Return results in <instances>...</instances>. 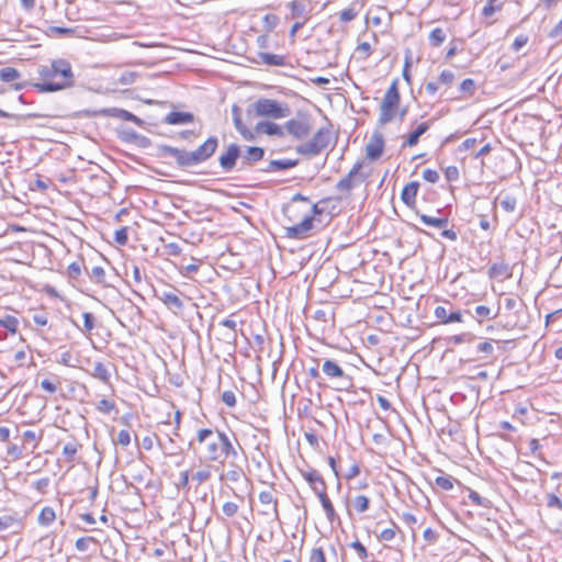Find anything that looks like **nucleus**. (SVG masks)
Returning a JSON list of instances; mask_svg holds the SVG:
<instances>
[{"label":"nucleus","instance_id":"f257e3e1","mask_svg":"<svg viewBox=\"0 0 562 562\" xmlns=\"http://www.w3.org/2000/svg\"><path fill=\"white\" fill-rule=\"evenodd\" d=\"M42 82L32 86L42 93L57 92L71 88L75 83V75L71 65L64 58L55 59L49 65L38 68Z\"/></svg>","mask_w":562,"mask_h":562},{"label":"nucleus","instance_id":"f03ea898","mask_svg":"<svg viewBox=\"0 0 562 562\" xmlns=\"http://www.w3.org/2000/svg\"><path fill=\"white\" fill-rule=\"evenodd\" d=\"M218 146V139L216 136H210L202 145L195 150H184L169 145L158 146V156L166 157L172 156L177 165L181 168H189L198 166L209 158H211Z\"/></svg>","mask_w":562,"mask_h":562},{"label":"nucleus","instance_id":"7ed1b4c3","mask_svg":"<svg viewBox=\"0 0 562 562\" xmlns=\"http://www.w3.org/2000/svg\"><path fill=\"white\" fill-rule=\"evenodd\" d=\"M196 438L200 443H205V458L209 461H217L222 456L237 458L235 447L223 431L214 434L212 429L203 428L198 431Z\"/></svg>","mask_w":562,"mask_h":562},{"label":"nucleus","instance_id":"20e7f679","mask_svg":"<svg viewBox=\"0 0 562 562\" xmlns=\"http://www.w3.org/2000/svg\"><path fill=\"white\" fill-rule=\"evenodd\" d=\"M397 79L393 80L391 86L387 88L381 102L380 114L378 120L381 126L393 121L398 110L401 97L397 88Z\"/></svg>","mask_w":562,"mask_h":562},{"label":"nucleus","instance_id":"39448f33","mask_svg":"<svg viewBox=\"0 0 562 562\" xmlns=\"http://www.w3.org/2000/svg\"><path fill=\"white\" fill-rule=\"evenodd\" d=\"M254 110L257 116L270 119H283L291 114V109L286 103H280L277 100L260 98L254 103Z\"/></svg>","mask_w":562,"mask_h":562},{"label":"nucleus","instance_id":"423d86ee","mask_svg":"<svg viewBox=\"0 0 562 562\" xmlns=\"http://www.w3.org/2000/svg\"><path fill=\"white\" fill-rule=\"evenodd\" d=\"M330 143V130L322 127L319 128L313 137L299 146H296L295 150L297 154L303 156H316L321 154Z\"/></svg>","mask_w":562,"mask_h":562},{"label":"nucleus","instance_id":"0eeeda50","mask_svg":"<svg viewBox=\"0 0 562 562\" xmlns=\"http://www.w3.org/2000/svg\"><path fill=\"white\" fill-rule=\"evenodd\" d=\"M87 117H93V116H111V117H117L124 121L133 122L138 126H142L144 124V121L133 114L132 112H128L124 109L119 108H109V109H101V110H85L81 112Z\"/></svg>","mask_w":562,"mask_h":562},{"label":"nucleus","instance_id":"6e6552de","mask_svg":"<svg viewBox=\"0 0 562 562\" xmlns=\"http://www.w3.org/2000/svg\"><path fill=\"white\" fill-rule=\"evenodd\" d=\"M284 128L294 138L302 139L311 133L312 125L306 114L297 113L296 117L285 122Z\"/></svg>","mask_w":562,"mask_h":562},{"label":"nucleus","instance_id":"1a4fd4ad","mask_svg":"<svg viewBox=\"0 0 562 562\" xmlns=\"http://www.w3.org/2000/svg\"><path fill=\"white\" fill-rule=\"evenodd\" d=\"M362 165V161H358L357 164H355V166L347 173V176H345L337 182L336 190L349 194L355 187L362 183L367 178V176L360 172Z\"/></svg>","mask_w":562,"mask_h":562},{"label":"nucleus","instance_id":"9d476101","mask_svg":"<svg viewBox=\"0 0 562 562\" xmlns=\"http://www.w3.org/2000/svg\"><path fill=\"white\" fill-rule=\"evenodd\" d=\"M322 370L327 378L338 380L339 390H348L351 385V378L344 372L337 362L327 359L323 362Z\"/></svg>","mask_w":562,"mask_h":562},{"label":"nucleus","instance_id":"9b49d317","mask_svg":"<svg viewBox=\"0 0 562 562\" xmlns=\"http://www.w3.org/2000/svg\"><path fill=\"white\" fill-rule=\"evenodd\" d=\"M505 308L512 311L514 315H508L506 317V322L504 323V327L507 329H514L516 327H522L520 323L519 313L524 310V303L521 300H517L514 297L505 299Z\"/></svg>","mask_w":562,"mask_h":562},{"label":"nucleus","instance_id":"f8f14e48","mask_svg":"<svg viewBox=\"0 0 562 562\" xmlns=\"http://www.w3.org/2000/svg\"><path fill=\"white\" fill-rule=\"evenodd\" d=\"M238 158H240V147L233 143L227 146L224 153L221 154L218 157V164L224 171L228 172L235 168Z\"/></svg>","mask_w":562,"mask_h":562},{"label":"nucleus","instance_id":"ddd939ff","mask_svg":"<svg viewBox=\"0 0 562 562\" xmlns=\"http://www.w3.org/2000/svg\"><path fill=\"white\" fill-rule=\"evenodd\" d=\"M314 216L306 215L296 225L286 228V237L292 239H303L308 236L310 231L313 228Z\"/></svg>","mask_w":562,"mask_h":562},{"label":"nucleus","instance_id":"4468645a","mask_svg":"<svg viewBox=\"0 0 562 562\" xmlns=\"http://www.w3.org/2000/svg\"><path fill=\"white\" fill-rule=\"evenodd\" d=\"M265 156V149L258 146H247L245 151H240L241 168H248L260 161Z\"/></svg>","mask_w":562,"mask_h":562},{"label":"nucleus","instance_id":"2eb2a0df","mask_svg":"<svg viewBox=\"0 0 562 562\" xmlns=\"http://www.w3.org/2000/svg\"><path fill=\"white\" fill-rule=\"evenodd\" d=\"M288 7L291 11V18L305 22L308 21L311 11L308 0H293Z\"/></svg>","mask_w":562,"mask_h":562},{"label":"nucleus","instance_id":"dca6fc26","mask_svg":"<svg viewBox=\"0 0 562 562\" xmlns=\"http://www.w3.org/2000/svg\"><path fill=\"white\" fill-rule=\"evenodd\" d=\"M156 296L173 313H178L183 308V302L173 291H162L160 293H156Z\"/></svg>","mask_w":562,"mask_h":562},{"label":"nucleus","instance_id":"f3484780","mask_svg":"<svg viewBox=\"0 0 562 562\" xmlns=\"http://www.w3.org/2000/svg\"><path fill=\"white\" fill-rule=\"evenodd\" d=\"M384 149V139L381 134H374L366 146L367 157L370 160H378Z\"/></svg>","mask_w":562,"mask_h":562},{"label":"nucleus","instance_id":"a211bd4d","mask_svg":"<svg viewBox=\"0 0 562 562\" xmlns=\"http://www.w3.org/2000/svg\"><path fill=\"white\" fill-rule=\"evenodd\" d=\"M301 475L310 484L311 488L315 494L319 493V490H326V483L322 475L315 469L300 470Z\"/></svg>","mask_w":562,"mask_h":562},{"label":"nucleus","instance_id":"6ab92c4d","mask_svg":"<svg viewBox=\"0 0 562 562\" xmlns=\"http://www.w3.org/2000/svg\"><path fill=\"white\" fill-rule=\"evenodd\" d=\"M435 316L437 319H439L441 323L443 324H451V323H462L463 322V318H462V314L460 311H453V312H448V310L446 308V306H437L435 308Z\"/></svg>","mask_w":562,"mask_h":562},{"label":"nucleus","instance_id":"aec40b11","mask_svg":"<svg viewBox=\"0 0 562 562\" xmlns=\"http://www.w3.org/2000/svg\"><path fill=\"white\" fill-rule=\"evenodd\" d=\"M299 165L297 159H273L270 160L267 167L262 168V172H273V171H283L291 168H294Z\"/></svg>","mask_w":562,"mask_h":562},{"label":"nucleus","instance_id":"412c9836","mask_svg":"<svg viewBox=\"0 0 562 562\" xmlns=\"http://www.w3.org/2000/svg\"><path fill=\"white\" fill-rule=\"evenodd\" d=\"M193 121L194 115L192 113L177 111L169 112L164 119V123L169 125H183L192 123Z\"/></svg>","mask_w":562,"mask_h":562},{"label":"nucleus","instance_id":"4be33fe9","mask_svg":"<svg viewBox=\"0 0 562 562\" xmlns=\"http://www.w3.org/2000/svg\"><path fill=\"white\" fill-rule=\"evenodd\" d=\"M257 133H265L269 136H278L283 137L284 131L283 128L278 125L277 123L269 122V121H261L256 124L255 127Z\"/></svg>","mask_w":562,"mask_h":562},{"label":"nucleus","instance_id":"5701e85b","mask_svg":"<svg viewBox=\"0 0 562 562\" xmlns=\"http://www.w3.org/2000/svg\"><path fill=\"white\" fill-rule=\"evenodd\" d=\"M418 188L419 183L417 181H412L403 188L401 199L407 206L413 207L415 205Z\"/></svg>","mask_w":562,"mask_h":562},{"label":"nucleus","instance_id":"b1692460","mask_svg":"<svg viewBox=\"0 0 562 562\" xmlns=\"http://www.w3.org/2000/svg\"><path fill=\"white\" fill-rule=\"evenodd\" d=\"M429 127H430V123H428V122H423V123L418 124V126L413 132H411L408 134L407 138L403 143V147H405V146L413 147V146L417 145L420 136L424 135L428 131Z\"/></svg>","mask_w":562,"mask_h":562},{"label":"nucleus","instance_id":"393cba45","mask_svg":"<svg viewBox=\"0 0 562 562\" xmlns=\"http://www.w3.org/2000/svg\"><path fill=\"white\" fill-rule=\"evenodd\" d=\"M22 526L21 520L18 517V514L14 515H3L0 517V532L7 530L20 529Z\"/></svg>","mask_w":562,"mask_h":562},{"label":"nucleus","instance_id":"a878e982","mask_svg":"<svg viewBox=\"0 0 562 562\" xmlns=\"http://www.w3.org/2000/svg\"><path fill=\"white\" fill-rule=\"evenodd\" d=\"M258 57L265 65L279 67H283L286 65V57L283 55L260 52L258 54Z\"/></svg>","mask_w":562,"mask_h":562},{"label":"nucleus","instance_id":"bb28decb","mask_svg":"<svg viewBox=\"0 0 562 562\" xmlns=\"http://www.w3.org/2000/svg\"><path fill=\"white\" fill-rule=\"evenodd\" d=\"M316 495L324 508L327 519L329 521H334L337 515L329 497L327 496L326 490H319V493Z\"/></svg>","mask_w":562,"mask_h":562},{"label":"nucleus","instance_id":"cd10ccee","mask_svg":"<svg viewBox=\"0 0 562 562\" xmlns=\"http://www.w3.org/2000/svg\"><path fill=\"white\" fill-rule=\"evenodd\" d=\"M259 502L262 505L270 507L276 517L279 516L278 501L274 498L273 493L271 491H261L259 493Z\"/></svg>","mask_w":562,"mask_h":562},{"label":"nucleus","instance_id":"c85d7f7f","mask_svg":"<svg viewBox=\"0 0 562 562\" xmlns=\"http://www.w3.org/2000/svg\"><path fill=\"white\" fill-rule=\"evenodd\" d=\"M488 276L490 278H508L510 276V268L505 262H496L492 265L488 269Z\"/></svg>","mask_w":562,"mask_h":562},{"label":"nucleus","instance_id":"c756f323","mask_svg":"<svg viewBox=\"0 0 562 562\" xmlns=\"http://www.w3.org/2000/svg\"><path fill=\"white\" fill-rule=\"evenodd\" d=\"M244 476L241 467L231 462V469L221 475V480L237 482Z\"/></svg>","mask_w":562,"mask_h":562},{"label":"nucleus","instance_id":"7c9ffc66","mask_svg":"<svg viewBox=\"0 0 562 562\" xmlns=\"http://www.w3.org/2000/svg\"><path fill=\"white\" fill-rule=\"evenodd\" d=\"M419 218L427 226L445 228L448 225L447 217H434V216H429L426 214H422V215H419Z\"/></svg>","mask_w":562,"mask_h":562},{"label":"nucleus","instance_id":"2f4dec72","mask_svg":"<svg viewBox=\"0 0 562 562\" xmlns=\"http://www.w3.org/2000/svg\"><path fill=\"white\" fill-rule=\"evenodd\" d=\"M55 510L49 506H45L44 508H42L37 521L41 526L47 527L55 520Z\"/></svg>","mask_w":562,"mask_h":562},{"label":"nucleus","instance_id":"473e14b6","mask_svg":"<svg viewBox=\"0 0 562 562\" xmlns=\"http://www.w3.org/2000/svg\"><path fill=\"white\" fill-rule=\"evenodd\" d=\"M92 376L101 380L103 383H110V372L102 362H95L93 366Z\"/></svg>","mask_w":562,"mask_h":562},{"label":"nucleus","instance_id":"72a5a7b5","mask_svg":"<svg viewBox=\"0 0 562 562\" xmlns=\"http://www.w3.org/2000/svg\"><path fill=\"white\" fill-rule=\"evenodd\" d=\"M87 273L91 281L98 284H102L103 286H108V284L105 283V271L102 267L94 266L91 268V270H87Z\"/></svg>","mask_w":562,"mask_h":562},{"label":"nucleus","instance_id":"f704fd0d","mask_svg":"<svg viewBox=\"0 0 562 562\" xmlns=\"http://www.w3.org/2000/svg\"><path fill=\"white\" fill-rule=\"evenodd\" d=\"M446 32L441 27H436L429 34V44L439 47L446 41Z\"/></svg>","mask_w":562,"mask_h":562},{"label":"nucleus","instance_id":"c9c22d12","mask_svg":"<svg viewBox=\"0 0 562 562\" xmlns=\"http://www.w3.org/2000/svg\"><path fill=\"white\" fill-rule=\"evenodd\" d=\"M21 77V74L12 67H4L0 69V80L4 82H12Z\"/></svg>","mask_w":562,"mask_h":562},{"label":"nucleus","instance_id":"e433bc0d","mask_svg":"<svg viewBox=\"0 0 562 562\" xmlns=\"http://www.w3.org/2000/svg\"><path fill=\"white\" fill-rule=\"evenodd\" d=\"M81 445L77 441L67 442L63 448V454L67 458L69 462L74 461L75 456L78 452V449Z\"/></svg>","mask_w":562,"mask_h":562},{"label":"nucleus","instance_id":"4c0bfd02","mask_svg":"<svg viewBox=\"0 0 562 562\" xmlns=\"http://www.w3.org/2000/svg\"><path fill=\"white\" fill-rule=\"evenodd\" d=\"M19 321L15 316L5 315L0 318V326L7 328L10 333L15 334L18 330Z\"/></svg>","mask_w":562,"mask_h":562},{"label":"nucleus","instance_id":"58836bf2","mask_svg":"<svg viewBox=\"0 0 562 562\" xmlns=\"http://www.w3.org/2000/svg\"><path fill=\"white\" fill-rule=\"evenodd\" d=\"M472 316L476 318L479 322H482L483 319H491L494 317L492 316L491 308L485 305L475 306Z\"/></svg>","mask_w":562,"mask_h":562},{"label":"nucleus","instance_id":"ea45409f","mask_svg":"<svg viewBox=\"0 0 562 562\" xmlns=\"http://www.w3.org/2000/svg\"><path fill=\"white\" fill-rule=\"evenodd\" d=\"M391 524L392 528L383 529L378 536L380 541H392L395 538L396 531L400 530V528L394 521H391Z\"/></svg>","mask_w":562,"mask_h":562},{"label":"nucleus","instance_id":"a19ab883","mask_svg":"<svg viewBox=\"0 0 562 562\" xmlns=\"http://www.w3.org/2000/svg\"><path fill=\"white\" fill-rule=\"evenodd\" d=\"M456 480L450 475H439L436 477L435 483L443 491H451Z\"/></svg>","mask_w":562,"mask_h":562},{"label":"nucleus","instance_id":"79ce46f5","mask_svg":"<svg viewBox=\"0 0 562 562\" xmlns=\"http://www.w3.org/2000/svg\"><path fill=\"white\" fill-rule=\"evenodd\" d=\"M370 501L366 495H358L353 499V506L358 513H364L369 509Z\"/></svg>","mask_w":562,"mask_h":562},{"label":"nucleus","instance_id":"37998d69","mask_svg":"<svg viewBox=\"0 0 562 562\" xmlns=\"http://www.w3.org/2000/svg\"><path fill=\"white\" fill-rule=\"evenodd\" d=\"M517 200L515 196L506 194L503 199L499 201V205L502 209H504L506 212H514L516 209Z\"/></svg>","mask_w":562,"mask_h":562},{"label":"nucleus","instance_id":"c03bdc74","mask_svg":"<svg viewBox=\"0 0 562 562\" xmlns=\"http://www.w3.org/2000/svg\"><path fill=\"white\" fill-rule=\"evenodd\" d=\"M262 22H263V26L266 27V30L268 32H271L272 30H274L278 26L280 19L276 14H266L262 19Z\"/></svg>","mask_w":562,"mask_h":562},{"label":"nucleus","instance_id":"a18cd8bd","mask_svg":"<svg viewBox=\"0 0 562 562\" xmlns=\"http://www.w3.org/2000/svg\"><path fill=\"white\" fill-rule=\"evenodd\" d=\"M232 115L235 128L240 130L245 124L241 120V109L237 104H233Z\"/></svg>","mask_w":562,"mask_h":562},{"label":"nucleus","instance_id":"49530a36","mask_svg":"<svg viewBox=\"0 0 562 562\" xmlns=\"http://www.w3.org/2000/svg\"><path fill=\"white\" fill-rule=\"evenodd\" d=\"M496 0H488L483 7L482 14L485 18L492 16L496 11L501 10V4H495Z\"/></svg>","mask_w":562,"mask_h":562},{"label":"nucleus","instance_id":"de8ad7c7","mask_svg":"<svg viewBox=\"0 0 562 562\" xmlns=\"http://www.w3.org/2000/svg\"><path fill=\"white\" fill-rule=\"evenodd\" d=\"M127 232H128L127 227H121L120 229L115 231L114 240L121 246L126 245L128 241Z\"/></svg>","mask_w":562,"mask_h":562},{"label":"nucleus","instance_id":"09e8293b","mask_svg":"<svg viewBox=\"0 0 562 562\" xmlns=\"http://www.w3.org/2000/svg\"><path fill=\"white\" fill-rule=\"evenodd\" d=\"M83 317V330L91 331L94 328L95 318L94 315L90 312H85L82 314Z\"/></svg>","mask_w":562,"mask_h":562},{"label":"nucleus","instance_id":"8fccbe9b","mask_svg":"<svg viewBox=\"0 0 562 562\" xmlns=\"http://www.w3.org/2000/svg\"><path fill=\"white\" fill-rule=\"evenodd\" d=\"M221 398L228 407H234L236 405V395L232 390L224 391Z\"/></svg>","mask_w":562,"mask_h":562},{"label":"nucleus","instance_id":"3c124183","mask_svg":"<svg viewBox=\"0 0 562 562\" xmlns=\"http://www.w3.org/2000/svg\"><path fill=\"white\" fill-rule=\"evenodd\" d=\"M137 77V74L134 71H124L121 74L120 78L117 79V82L121 85H132L135 82V79Z\"/></svg>","mask_w":562,"mask_h":562},{"label":"nucleus","instance_id":"603ef678","mask_svg":"<svg viewBox=\"0 0 562 562\" xmlns=\"http://www.w3.org/2000/svg\"><path fill=\"white\" fill-rule=\"evenodd\" d=\"M48 33L57 34L59 36H70L75 33L74 29L63 26H49Z\"/></svg>","mask_w":562,"mask_h":562},{"label":"nucleus","instance_id":"864d4df0","mask_svg":"<svg viewBox=\"0 0 562 562\" xmlns=\"http://www.w3.org/2000/svg\"><path fill=\"white\" fill-rule=\"evenodd\" d=\"M69 279H78L81 274V266L79 262H71L67 268Z\"/></svg>","mask_w":562,"mask_h":562},{"label":"nucleus","instance_id":"5fc2aeb1","mask_svg":"<svg viewBox=\"0 0 562 562\" xmlns=\"http://www.w3.org/2000/svg\"><path fill=\"white\" fill-rule=\"evenodd\" d=\"M94 541V539L92 537H82V538H79L77 539L76 541V549L80 552H85L88 550L89 548V544Z\"/></svg>","mask_w":562,"mask_h":562},{"label":"nucleus","instance_id":"6e6d98bb","mask_svg":"<svg viewBox=\"0 0 562 562\" xmlns=\"http://www.w3.org/2000/svg\"><path fill=\"white\" fill-rule=\"evenodd\" d=\"M223 513L227 517H233L238 512V505L234 502H226L222 508Z\"/></svg>","mask_w":562,"mask_h":562},{"label":"nucleus","instance_id":"4d7b16f0","mask_svg":"<svg viewBox=\"0 0 562 562\" xmlns=\"http://www.w3.org/2000/svg\"><path fill=\"white\" fill-rule=\"evenodd\" d=\"M474 90H475V82L471 78H467L460 83L461 92H468V93L472 94L474 92Z\"/></svg>","mask_w":562,"mask_h":562},{"label":"nucleus","instance_id":"13d9d810","mask_svg":"<svg viewBox=\"0 0 562 562\" xmlns=\"http://www.w3.org/2000/svg\"><path fill=\"white\" fill-rule=\"evenodd\" d=\"M423 179L430 183H436L439 180V173L434 169H425L423 171Z\"/></svg>","mask_w":562,"mask_h":562},{"label":"nucleus","instance_id":"bf43d9fd","mask_svg":"<svg viewBox=\"0 0 562 562\" xmlns=\"http://www.w3.org/2000/svg\"><path fill=\"white\" fill-rule=\"evenodd\" d=\"M310 562H326L325 553L322 548H315L312 550Z\"/></svg>","mask_w":562,"mask_h":562},{"label":"nucleus","instance_id":"052dcab7","mask_svg":"<svg viewBox=\"0 0 562 562\" xmlns=\"http://www.w3.org/2000/svg\"><path fill=\"white\" fill-rule=\"evenodd\" d=\"M97 408L102 413H110L115 408V404L106 398H102L99 403Z\"/></svg>","mask_w":562,"mask_h":562},{"label":"nucleus","instance_id":"680f3d73","mask_svg":"<svg viewBox=\"0 0 562 562\" xmlns=\"http://www.w3.org/2000/svg\"><path fill=\"white\" fill-rule=\"evenodd\" d=\"M117 442L124 447L128 446L131 443L130 431L126 429H121L117 434Z\"/></svg>","mask_w":562,"mask_h":562},{"label":"nucleus","instance_id":"e2e57ef3","mask_svg":"<svg viewBox=\"0 0 562 562\" xmlns=\"http://www.w3.org/2000/svg\"><path fill=\"white\" fill-rule=\"evenodd\" d=\"M211 477V472L209 470H200L192 475V480L196 481L199 484L207 481Z\"/></svg>","mask_w":562,"mask_h":562},{"label":"nucleus","instance_id":"0e129e2a","mask_svg":"<svg viewBox=\"0 0 562 562\" xmlns=\"http://www.w3.org/2000/svg\"><path fill=\"white\" fill-rule=\"evenodd\" d=\"M547 506L550 508H559L562 510V502L555 494H549L547 497Z\"/></svg>","mask_w":562,"mask_h":562},{"label":"nucleus","instance_id":"69168bd1","mask_svg":"<svg viewBox=\"0 0 562 562\" xmlns=\"http://www.w3.org/2000/svg\"><path fill=\"white\" fill-rule=\"evenodd\" d=\"M445 176L448 181H457L459 179V169L456 166H449L445 170Z\"/></svg>","mask_w":562,"mask_h":562},{"label":"nucleus","instance_id":"338daca9","mask_svg":"<svg viewBox=\"0 0 562 562\" xmlns=\"http://www.w3.org/2000/svg\"><path fill=\"white\" fill-rule=\"evenodd\" d=\"M350 547L357 551L358 557L361 560H364L366 558H368V551H367L366 547L360 541L352 542L350 544Z\"/></svg>","mask_w":562,"mask_h":562},{"label":"nucleus","instance_id":"774afa93","mask_svg":"<svg viewBox=\"0 0 562 562\" xmlns=\"http://www.w3.org/2000/svg\"><path fill=\"white\" fill-rule=\"evenodd\" d=\"M454 80V74L450 70H442L439 76V81L443 85H451Z\"/></svg>","mask_w":562,"mask_h":562}]
</instances>
